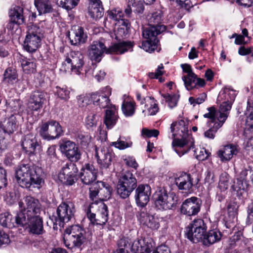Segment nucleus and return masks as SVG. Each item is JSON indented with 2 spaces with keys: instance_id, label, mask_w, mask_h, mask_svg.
I'll return each mask as SVG.
<instances>
[{
  "instance_id": "nucleus-55",
  "label": "nucleus",
  "mask_w": 253,
  "mask_h": 253,
  "mask_svg": "<svg viewBox=\"0 0 253 253\" xmlns=\"http://www.w3.org/2000/svg\"><path fill=\"white\" fill-rule=\"evenodd\" d=\"M7 185V174L5 169L0 167V191Z\"/></svg>"
},
{
  "instance_id": "nucleus-10",
  "label": "nucleus",
  "mask_w": 253,
  "mask_h": 253,
  "mask_svg": "<svg viewBox=\"0 0 253 253\" xmlns=\"http://www.w3.org/2000/svg\"><path fill=\"white\" fill-rule=\"evenodd\" d=\"M43 34L42 28L36 25H32L24 42V49L29 52H35L40 45Z\"/></svg>"
},
{
  "instance_id": "nucleus-8",
  "label": "nucleus",
  "mask_w": 253,
  "mask_h": 253,
  "mask_svg": "<svg viewBox=\"0 0 253 253\" xmlns=\"http://www.w3.org/2000/svg\"><path fill=\"white\" fill-rule=\"evenodd\" d=\"M20 209L15 216V220L20 219L21 214L25 218L39 215L41 211V205L39 201L33 197L28 196L19 202Z\"/></svg>"
},
{
  "instance_id": "nucleus-19",
  "label": "nucleus",
  "mask_w": 253,
  "mask_h": 253,
  "mask_svg": "<svg viewBox=\"0 0 253 253\" xmlns=\"http://www.w3.org/2000/svg\"><path fill=\"white\" fill-rule=\"evenodd\" d=\"M112 188L109 184L102 181L93 183L89 188L90 197L93 200L97 197L99 198H109Z\"/></svg>"
},
{
  "instance_id": "nucleus-41",
  "label": "nucleus",
  "mask_w": 253,
  "mask_h": 253,
  "mask_svg": "<svg viewBox=\"0 0 253 253\" xmlns=\"http://www.w3.org/2000/svg\"><path fill=\"white\" fill-rule=\"evenodd\" d=\"M3 76L2 82L6 84H12L18 80L17 71L11 67L5 70Z\"/></svg>"
},
{
  "instance_id": "nucleus-31",
  "label": "nucleus",
  "mask_w": 253,
  "mask_h": 253,
  "mask_svg": "<svg viewBox=\"0 0 253 253\" xmlns=\"http://www.w3.org/2000/svg\"><path fill=\"white\" fill-rule=\"evenodd\" d=\"M89 15L93 19H98L103 16L104 8L100 0H89L88 6Z\"/></svg>"
},
{
  "instance_id": "nucleus-39",
  "label": "nucleus",
  "mask_w": 253,
  "mask_h": 253,
  "mask_svg": "<svg viewBox=\"0 0 253 253\" xmlns=\"http://www.w3.org/2000/svg\"><path fill=\"white\" fill-rule=\"evenodd\" d=\"M21 67L23 72L27 74H33L36 71L35 59L24 57L20 60Z\"/></svg>"
},
{
  "instance_id": "nucleus-51",
  "label": "nucleus",
  "mask_w": 253,
  "mask_h": 253,
  "mask_svg": "<svg viewBox=\"0 0 253 253\" xmlns=\"http://www.w3.org/2000/svg\"><path fill=\"white\" fill-rule=\"evenodd\" d=\"M100 115L94 113H91L86 118V124L88 127L96 126L97 121L99 119Z\"/></svg>"
},
{
  "instance_id": "nucleus-16",
  "label": "nucleus",
  "mask_w": 253,
  "mask_h": 253,
  "mask_svg": "<svg viewBox=\"0 0 253 253\" xmlns=\"http://www.w3.org/2000/svg\"><path fill=\"white\" fill-rule=\"evenodd\" d=\"M59 147L62 154L70 162L75 163L81 160L82 152L75 142L71 140H63Z\"/></svg>"
},
{
  "instance_id": "nucleus-20",
  "label": "nucleus",
  "mask_w": 253,
  "mask_h": 253,
  "mask_svg": "<svg viewBox=\"0 0 253 253\" xmlns=\"http://www.w3.org/2000/svg\"><path fill=\"white\" fill-rule=\"evenodd\" d=\"M202 201L196 197L186 199L182 203L180 211L182 213L187 216H193L200 211Z\"/></svg>"
},
{
  "instance_id": "nucleus-28",
  "label": "nucleus",
  "mask_w": 253,
  "mask_h": 253,
  "mask_svg": "<svg viewBox=\"0 0 253 253\" xmlns=\"http://www.w3.org/2000/svg\"><path fill=\"white\" fill-rule=\"evenodd\" d=\"M19 126V122L16 116L11 115L0 123V128L5 134L10 135L16 131Z\"/></svg>"
},
{
  "instance_id": "nucleus-62",
  "label": "nucleus",
  "mask_w": 253,
  "mask_h": 253,
  "mask_svg": "<svg viewBox=\"0 0 253 253\" xmlns=\"http://www.w3.org/2000/svg\"><path fill=\"white\" fill-rule=\"evenodd\" d=\"M10 243L9 236L0 230V247L2 245H7Z\"/></svg>"
},
{
  "instance_id": "nucleus-13",
  "label": "nucleus",
  "mask_w": 253,
  "mask_h": 253,
  "mask_svg": "<svg viewBox=\"0 0 253 253\" xmlns=\"http://www.w3.org/2000/svg\"><path fill=\"white\" fill-rule=\"evenodd\" d=\"M207 226L204 220L198 219L186 228L185 236L193 243L203 242Z\"/></svg>"
},
{
  "instance_id": "nucleus-23",
  "label": "nucleus",
  "mask_w": 253,
  "mask_h": 253,
  "mask_svg": "<svg viewBox=\"0 0 253 253\" xmlns=\"http://www.w3.org/2000/svg\"><path fill=\"white\" fill-rule=\"evenodd\" d=\"M95 157L101 169H107L111 165L114 154L107 148L95 149Z\"/></svg>"
},
{
  "instance_id": "nucleus-53",
  "label": "nucleus",
  "mask_w": 253,
  "mask_h": 253,
  "mask_svg": "<svg viewBox=\"0 0 253 253\" xmlns=\"http://www.w3.org/2000/svg\"><path fill=\"white\" fill-rule=\"evenodd\" d=\"M56 93L62 99H68L69 98L70 91L66 87H56Z\"/></svg>"
},
{
  "instance_id": "nucleus-30",
  "label": "nucleus",
  "mask_w": 253,
  "mask_h": 253,
  "mask_svg": "<svg viewBox=\"0 0 253 253\" xmlns=\"http://www.w3.org/2000/svg\"><path fill=\"white\" fill-rule=\"evenodd\" d=\"M175 183L179 190H184L187 192L193 187V178L190 174L182 172L175 178Z\"/></svg>"
},
{
  "instance_id": "nucleus-60",
  "label": "nucleus",
  "mask_w": 253,
  "mask_h": 253,
  "mask_svg": "<svg viewBox=\"0 0 253 253\" xmlns=\"http://www.w3.org/2000/svg\"><path fill=\"white\" fill-rule=\"evenodd\" d=\"M142 133L143 135L148 137H157L159 134V131L157 129H148L143 128L142 130Z\"/></svg>"
},
{
  "instance_id": "nucleus-29",
  "label": "nucleus",
  "mask_w": 253,
  "mask_h": 253,
  "mask_svg": "<svg viewBox=\"0 0 253 253\" xmlns=\"http://www.w3.org/2000/svg\"><path fill=\"white\" fill-rule=\"evenodd\" d=\"M10 22L7 25V28L12 30L15 24L19 25L25 22L23 15V8L20 6H16L11 9L9 13Z\"/></svg>"
},
{
  "instance_id": "nucleus-32",
  "label": "nucleus",
  "mask_w": 253,
  "mask_h": 253,
  "mask_svg": "<svg viewBox=\"0 0 253 253\" xmlns=\"http://www.w3.org/2000/svg\"><path fill=\"white\" fill-rule=\"evenodd\" d=\"M118 119L117 109L116 107L111 104L106 111L104 122L108 129L112 128L116 124Z\"/></svg>"
},
{
  "instance_id": "nucleus-2",
  "label": "nucleus",
  "mask_w": 253,
  "mask_h": 253,
  "mask_svg": "<svg viewBox=\"0 0 253 253\" xmlns=\"http://www.w3.org/2000/svg\"><path fill=\"white\" fill-rule=\"evenodd\" d=\"M189 121L181 119L173 122L170 126L172 133V146L180 157L194 148V140L189 134Z\"/></svg>"
},
{
  "instance_id": "nucleus-56",
  "label": "nucleus",
  "mask_w": 253,
  "mask_h": 253,
  "mask_svg": "<svg viewBox=\"0 0 253 253\" xmlns=\"http://www.w3.org/2000/svg\"><path fill=\"white\" fill-rule=\"evenodd\" d=\"M151 215L147 212L146 209H143L139 211L137 217L141 224L145 225Z\"/></svg>"
},
{
  "instance_id": "nucleus-34",
  "label": "nucleus",
  "mask_w": 253,
  "mask_h": 253,
  "mask_svg": "<svg viewBox=\"0 0 253 253\" xmlns=\"http://www.w3.org/2000/svg\"><path fill=\"white\" fill-rule=\"evenodd\" d=\"M69 37L72 45H78L86 42L87 35L83 27H78L69 35Z\"/></svg>"
},
{
  "instance_id": "nucleus-3",
  "label": "nucleus",
  "mask_w": 253,
  "mask_h": 253,
  "mask_svg": "<svg viewBox=\"0 0 253 253\" xmlns=\"http://www.w3.org/2000/svg\"><path fill=\"white\" fill-rule=\"evenodd\" d=\"M42 169L29 164L19 165L15 170V178L20 186L33 191L39 189L44 182Z\"/></svg>"
},
{
  "instance_id": "nucleus-42",
  "label": "nucleus",
  "mask_w": 253,
  "mask_h": 253,
  "mask_svg": "<svg viewBox=\"0 0 253 253\" xmlns=\"http://www.w3.org/2000/svg\"><path fill=\"white\" fill-rule=\"evenodd\" d=\"M15 219L12 220V215L8 212L0 214V225L3 227L12 228L15 226Z\"/></svg>"
},
{
  "instance_id": "nucleus-37",
  "label": "nucleus",
  "mask_w": 253,
  "mask_h": 253,
  "mask_svg": "<svg viewBox=\"0 0 253 253\" xmlns=\"http://www.w3.org/2000/svg\"><path fill=\"white\" fill-rule=\"evenodd\" d=\"M34 4L39 15L49 13L53 11L50 0H34Z\"/></svg>"
},
{
  "instance_id": "nucleus-43",
  "label": "nucleus",
  "mask_w": 253,
  "mask_h": 253,
  "mask_svg": "<svg viewBox=\"0 0 253 253\" xmlns=\"http://www.w3.org/2000/svg\"><path fill=\"white\" fill-rule=\"evenodd\" d=\"M107 17L117 22L116 24H119L121 23V21H128V20L124 18V15L123 11L119 9H113L108 10L107 12Z\"/></svg>"
},
{
  "instance_id": "nucleus-63",
  "label": "nucleus",
  "mask_w": 253,
  "mask_h": 253,
  "mask_svg": "<svg viewBox=\"0 0 253 253\" xmlns=\"http://www.w3.org/2000/svg\"><path fill=\"white\" fill-rule=\"evenodd\" d=\"M47 159L51 160H55L56 159V155L55 153V148L54 146L49 147L46 152Z\"/></svg>"
},
{
  "instance_id": "nucleus-26",
  "label": "nucleus",
  "mask_w": 253,
  "mask_h": 253,
  "mask_svg": "<svg viewBox=\"0 0 253 253\" xmlns=\"http://www.w3.org/2000/svg\"><path fill=\"white\" fill-rule=\"evenodd\" d=\"M45 100V93L39 90L33 92L28 102V108L33 111H38L43 106Z\"/></svg>"
},
{
  "instance_id": "nucleus-21",
  "label": "nucleus",
  "mask_w": 253,
  "mask_h": 253,
  "mask_svg": "<svg viewBox=\"0 0 253 253\" xmlns=\"http://www.w3.org/2000/svg\"><path fill=\"white\" fill-rule=\"evenodd\" d=\"M65 61L71 67V71L79 75L82 71L84 64V56L79 51H72L70 52Z\"/></svg>"
},
{
  "instance_id": "nucleus-33",
  "label": "nucleus",
  "mask_w": 253,
  "mask_h": 253,
  "mask_svg": "<svg viewBox=\"0 0 253 253\" xmlns=\"http://www.w3.org/2000/svg\"><path fill=\"white\" fill-rule=\"evenodd\" d=\"M22 146L26 153L31 155L35 153L36 148L39 145L35 135L29 133L25 136L22 141Z\"/></svg>"
},
{
  "instance_id": "nucleus-58",
  "label": "nucleus",
  "mask_w": 253,
  "mask_h": 253,
  "mask_svg": "<svg viewBox=\"0 0 253 253\" xmlns=\"http://www.w3.org/2000/svg\"><path fill=\"white\" fill-rule=\"evenodd\" d=\"M145 226L152 229H157L159 226L160 224L157 218H155L153 215H151L149 216V220L146 222Z\"/></svg>"
},
{
  "instance_id": "nucleus-15",
  "label": "nucleus",
  "mask_w": 253,
  "mask_h": 253,
  "mask_svg": "<svg viewBox=\"0 0 253 253\" xmlns=\"http://www.w3.org/2000/svg\"><path fill=\"white\" fill-rule=\"evenodd\" d=\"M20 219L15 220L16 225L24 227L28 226L29 231L34 234H42L43 232V221L40 215L25 218L24 214L21 215Z\"/></svg>"
},
{
  "instance_id": "nucleus-11",
  "label": "nucleus",
  "mask_w": 253,
  "mask_h": 253,
  "mask_svg": "<svg viewBox=\"0 0 253 253\" xmlns=\"http://www.w3.org/2000/svg\"><path fill=\"white\" fill-rule=\"evenodd\" d=\"M235 95H232L230 100L223 102L217 110L213 106L208 108V112L204 115V117L208 119H213L223 125L227 119L229 111L232 107V101L234 99Z\"/></svg>"
},
{
  "instance_id": "nucleus-44",
  "label": "nucleus",
  "mask_w": 253,
  "mask_h": 253,
  "mask_svg": "<svg viewBox=\"0 0 253 253\" xmlns=\"http://www.w3.org/2000/svg\"><path fill=\"white\" fill-rule=\"evenodd\" d=\"M182 79L184 82V85L188 90H190L196 87V81L197 76L194 73H191V75H187L182 77Z\"/></svg>"
},
{
  "instance_id": "nucleus-18",
  "label": "nucleus",
  "mask_w": 253,
  "mask_h": 253,
  "mask_svg": "<svg viewBox=\"0 0 253 253\" xmlns=\"http://www.w3.org/2000/svg\"><path fill=\"white\" fill-rule=\"evenodd\" d=\"M111 94V88L107 86L102 90L91 94V100L94 105L107 109L112 104L109 98Z\"/></svg>"
},
{
  "instance_id": "nucleus-17",
  "label": "nucleus",
  "mask_w": 253,
  "mask_h": 253,
  "mask_svg": "<svg viewBox=\"0 0 253 253\" xmlns=\"http://www.w3.org/2000/svg\"><path fill=\"white\" fill-rule=\"evenodd\" d=\"M78 169L75 163L68 162L62 168L58 174L60 181L64 184L72 185L76 181Z\"/></svg>"
},
{
  "instance_id": "nucleus-46",
  "label": "nucleus",
  "mask_w": 253,
  "mask_h": 253,
  "mask_svg": "<svg viewBox=\"0 0 253 253\" xmlns=\"http://www.w3.org/2000/svg\"><path fill=\"white\" fill-rule=\"evenodd\" d=\"M122 110L126 117L132 116L135 112V103L133 102H124L122 105Z\"/></svg>"
},
{
  "instance_id": "nucleus-47",
  "label": "nucleus",
  "mask_w": 253,
  "mask_h": 253,
  "mask_svg": "<svg viewBox=\"0 0 253 253\" xmlns=\"http://www.w3.org/2000/svg\"><path fill=\"white\" fill-rule=\"evenodd\" d=\"M85 75L86 76L92 75L98 82H100V81L103 80L104 77L106 75V73L104 71L95 68H93V69L90 68L87 70H85Z\"/></svg>"
},
{
  "instance_id": "nucleus-59",
  "label": "nucleus",
  "mask_w": 253,
  "mask_h": 253,
  "mask_svg": "<svg viewBox=\"0 0 253 253\" xmlns=\"http://www.w3.org/2000/svg\"><path fill=\"white\" fill-rule=\"evenodd\" d=\"M206 97V94L205 93H202L196 99L193 97H189V101L191 104H200L205 101Z\"/></svg>"
},
{
  "instance_id": "nucleus-6",
  "label": "nucleus",
  "mask_w": 253,
  "mask_h": 253,
  "mask_svg": "<svg viewBox=\"0 0 253 253\" xmlns=\"http://www.w3.org/2000/svg\"><path fill=\"white\" fill-rule=\"evenodd\" d=\"M65 233L71 235V244L65 241L66 246L72 252H76L77 250H81V246L89 240V233L79 225H73L65 230Z\"/></svg>"
},
{
  "instance_id": "nucleus-48",
  "label": "nucleus",
  "mask_w": 253,
  "mask_h": 253,
  "mask_svg": "<svg viewBox=\"0 0 253 253\" xmlns=\"http://www.w3.org/2000/svg\"><path fill=\"white\" fill-rule=\"evenodd\" d=\"M162 96L165 99L166 102H168V105L170 109L175 107L177 105L178 96L176 94L170 95L169 93L163 94Z\"/></svg>"
},
{
  "instance_id": "nucleus-38",
  "label": "nucleus",
  "mask_w": 253,
  "mask_h": 253,
  "mask_svg": "<svg viewBox=\"0 0 253 253\" xmlns=\"http://www.w3.org/2000/svg\"><path fill=\"white\" fill-rule=\"evenodd\" d=\"M221 237V232L217 229L210 230L204 236L203 243L204 245L209 246L218 241Z\"/></svg>"
},
{
  "instance_id": "nucleus-24",
  "label": "nucleus",
  "mask_w": 253,
  "mask_h": 253,
  "mask_svg": "<svg viewBox=\"0 0 253 253\" xmlns=\"http://www.w3.org/2000/svg\"><path fill=\"white\" fill-rule=\"evenodd\" d=\"M97 170L88 163L85 164L81 169L79 176L82 182L86 185L92 183L97 178Z\"/></svg>"
},
{
  "instance_id": "nucleus-54",
  "label": "nucleus",
  "mask_w": 253,
  "mask_h": 253,
  "mask_svg": "<svg viewBox=\"0 0 253 253\" xmlns=\"http://www.w3.org/2000/svg\"><path fill=\"white\" fill-rule=\"evenodd\" d=\"M91 103V94L80 95L78 98V103L80 107H84Z\"/></svg>"
},
{
  "instance_id": "nucleus-40",
  "label": "nucleus",
  "mask_w": 253,
  "mask_h": 253,
  "mask_svg": "<svg viewBox=\"0 0 253 253\" xmlns=\"http://www.w3.org/2000/svg\"><path fill=\"white\" fill-rule=\"evenodd\" d=\"M146 103L145 105L147 108L148 115H155L159 111L158 104L156 103V100L152 97H147L143 98L141 104Z\"/></svg>"
},
{
  "instance_id": "nucleus-45",
  "label": "nucleus",
  "mask_w": 253,
  "mask_h": 253,
  "mask_svg": "<svg viewBox=\"0 0 253 253\" xmlns=\"http://www.w3.org/2000/svg\"><path fill=\"white\" fill-rule=\"evenodd\" d=\"M163 14L161 11L153 13L148 19L149 25L152 26H164L161 23L163 21Z\"/></svg>"
},
{
  "instance_id": "nucleus-22",
  "label": "nucleus",
  "mask_w": 253,
  "mask_h": 253,
  "mask_svg": "<svg viewBox=\"0 0 253 253\" xmlns=\"http://www.w3.org/2000/svg\"><path fill=\"white\" fill-rule=\"evenodd\" d=\"M237 180L240 183H237L238 186H232V188L237 191L238 195H241L245 191V186L247 185L243 182L250 180L253 182V170L250 166L244 168L237 175Z\"/></svg>"
},
{
  "instance_id": "nucleus-50",
  "label": "nucleus",
  "mask_w": 253,
  "mask_h": 253,
  "mask_svg": "<svg viewBox=\"0 0 253 253\" xmlns=\"http://www.w3.org/2000/svg\"><path fill=\"white\" fill-rule=\"evenodd\" d=\"M211 153L204 148H197L194 150V155L199 161H204L208 159Z\"/></svg>"
},
{
  "instance_id": "nucleus-4",
  "label": "nucleus",
  "mask_w": 253,
  "mask_h": 253,
  "mask_svg": "<svg viewBox=\"0 0 253 253\" xmlns=\"http://www.w3.org/2000/svg\"><path fill=\"white\" fill-rule=\"evenodd\" d=\"M133 43L131 42H123L114 43L107 48L104 43L94 41L88 46L87 53L92 61L99 62L104 52L110 54H122L132 50Z\"/></svg>"
},
{
  "instance_id": "nucleus-14",
  "label": "nucleus",
  "mask_w": 253,
  "mask_h": 253,
  "mask_svg": "<svg viewBox=\"0 0 253 253\" xmlns=\"http://www.w3.org/2000/svg\"><path fill=\"white\" fill-rule=\"evenodd\" d=\"M76 210L73 203L70 202H62L56 210L55 216V222L60 226L69 222L74 217Z\"/></svg>"
},
{
  "instance_id": "nucleus-9",
  "label": "nucleus",
  "mask_w": 253,
  "mask_h": 253,
  "mask_svg": "<svg viewBox=\"0 0 253 253\" xmlns=\"http://www.w3.org/2000/svg\"><path fill=\"white\" fill-rule=\"evenodd\" d=\"M155 207L160 210H168L175 208L178 198L173 193H168L165 189L156 191L153 195Z\"/></svg>"
},
{
  "instance_id": "nucleus-36",
  "label": "nucleus",
  "mask_w": 253,
  "mask_h": 253,
  "mask_svg": "<svg viewBox=\"0 0 253 253\" xmlns=\"http://www.w3.org/2000/svg\"><path fill=\"white\" fill-rule=\"evenodd\" d=\"M206 124L209 129L205 131L204 136L207 138L213 139L216 132L223 125L213 119H209Z\"/></svg>"
},
{
  "instance_id": "nucleus-57",
  "label": "nucleus",
  "mask_w": 253,
  "mask_h": 253,
  "mask_svg": "<svg viewBox=\"0 0 253 253\" xmlns=\"http://www.w3.org/2000/svg\"><path fill=\"white\" fill-rule=\"evenodd\" d=\"M8 104L12 111L18 112L22 106V101L20 99H11Z\"/></svg>"
},
{
  "instance_id": "nucleus-49",
  "label": "nucleus",
  "mask_w": 253,
  "mask_h": 253,
  "mask_svg": "<svg viewBox=\"0 0 253 253\" xmlns=\"http://www.w3.org/2000/svg\"><path fill=\"white\" fill-rule=\"evenodd\" d=\"M79 1L80 0H64L58 3L59 6L69 11L76 7Z\"/></svg>"
},
{
  "instance_id": "nucleus-1",
  "label": "nucleus",
  "mask_w": 253,
  "mask_h": 253,
  "mask_svg": "<svg viewBox=\"0 0 253 253\" xmlns=\"http://www.w3.org/2000/svg\"><path fill=\"white\" fill-rule=\"evenodd\" d=\"M135 191V200L138 207H144L148 203L151 195V187L147 184H140L137 187V180L130 171L125 172L119 179L117 192L120 197L126 199Z\"/></svg>"
},
{
  "instance_id": "nucleus-12",
  "label": "nucleus",
  "mask_w": 253,
  "mask_h": 253,
  "mask_svg": "<svg viewBox=\"0 0 253 253\" xmlns=\"http://www.w3.org/2000/svg\"><path fill=\"white\" fill-rule=\"evenodd\" d=\"M39 133L44 139L50 140L59 138L63 134V130L58 122L50 120L42 124Z\"/></svg>"
},
{
  "instance_id": "nucleus-61",
  "label": "nucleus",
  "mask_w": 253,
  "mask_h": 253,
  "mask_svg": "<svg viewBox=\"0 0 253 253\" xmlns=\"http://www.w3.org/2000/svg\"><path fill=\"white\" fill-rule=\"evenodd\" d=\"M130 245L129 240L128 238L123 237L118 242L119 249H126Z\"/></svg>"
},
{
  "instance_id": "nucleus-64",
  "label": "nucleus",
  "mask_w": 253,
  "mask_h": 253,
  "mask_svg": "<svg viewBox=\"0 0 253 253\" xmlns=\"http://www.w3.org/2000/svg\"><path fill=\"white\" fill-rule=\"evenodd\" d=\"M153 253H170L169 248L165 245H162L159 247L156 251H154Z\"/></svg>"
},
{
  "instance_id": "nucleus-7",
  "label": "nucleus",
  "mask_w": 253,
  "mask_h": 253,
  "mask_svg": "<svg viewBox=\"0 0 253 253\" xmlns=\"http://www.w3.org/2000/svg\"><path fill=\"white\" fill-rule=\"evenodd\" d=\"M86 216L93 225H104L108 220V207L102 202L92 203L87 208Z\"/></svg>"
},
{
  "instance_id": "nucleus-35",
  "label": "nucleus",
  "mask_w": 253,
  "mask_h": 253,
  "mask_svg": "<svg viewBox=\"0 0 253 253\" xmlns=\"http://www.w3.org/2000/svg\"><path fill=\"white\" fill-rule=\"evenodd\" d=\"M121 23L118 24L119 27L116 30L114 31V35L115 39L119 41V42H125L121 40L124 38H127L129 35L130 23L128 21H121ZM126 42H129L126 41Z\"/></svg>"
},
{
  "instance_id": "nucleus-27",
  "label": "nucleus",
  "mask_w": 253,
  "mask_h": 253,
  "mask_svg": "<svg viewBox=\"0 0 253 253\" xmlns=\"http://www.w3.org/2000/svg\"><path fill=\"white\" fill-rule=\"evenodd\" d=\"M238 152L237 145L229 144L219 149L217 152V155L222 162L225 163L229 161Z\"/></svg>"
},
{
  "instance_id": "nucleus-5",
  "label": "nucleus",
  "mask_w": 253,
  "mask_h": 253,
  "mask_svg": "<svg viewBox=\"0 0 253 253\" xmlns=\"http://www.w3.org/2000/svg\"><path fill=\"white\" fill-rule=\"evenodd\" d=\"M166 30L165 26H152L149 25L143 30L142 36L147 40L142 42L140 47L149 53L155 50L159 52L160 48L158 47L159 40L158 36Z\"/></svg>"
},
{
  "instance_id": "nucleus-25",
  "label": "nucleus",
  "mask_w": 253,
  "mask_h": 253,
  "mask_svg": "<svg viewBox=\"0 0 253 253\" xmlns=\"http://www.w3.org/2000/svg\"><path fill=\"white\" fill-rule=\"evenodd\" d=\"M153 241L151 238L135 240L131 247V251L134 253H151L153 248Z\"/></svg>"
},
{
  "instance_id": "nucleus-52",
  "label": "nucleus",
  "mask_w": 253,
  "mask_h": 253,
  "mask_svg": "<svg viewBox=\"0 0 253 253\" xmlns=\"http://www.w3.org/2000/svg\"><path fill=\"white\" fill-rule=\"evenodd\" d=\"M132 143L130 141H125L121 140L120 138L115 142H112L111 143V146H114L116 148L120 150H124L127 148L130 147L132 146Z\"/></svg>"
}]
</instances>
